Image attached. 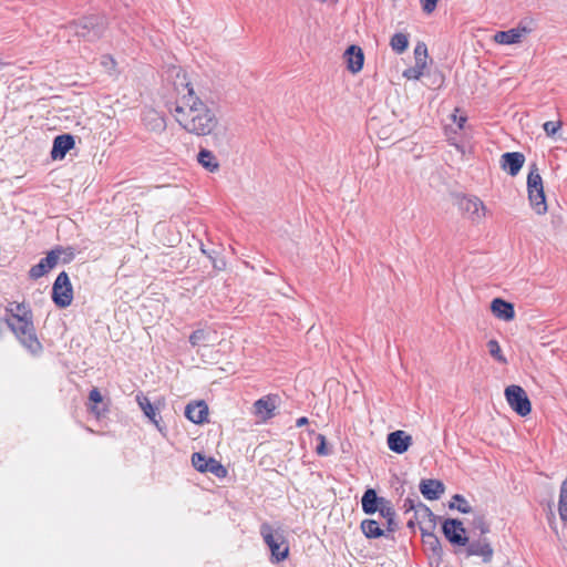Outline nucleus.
<instances>
[{
  "instance_id": "32",
  "label": "nucleus",
  "mask_w": 567,
  "mask_h": 567,
  "mask_svg": "<svg viewBox=\"0 0 567 567\" xmlns=\"http://www.w3.org/2000/svg\"><path fill=\"white\" fill-rule=\"evenodd\" d=\"M487 348H488V352L489 354L495 359L497 360L498 362L501 363H506V359L505 357L502 354V350H501V347H499V343L496 341V340H489L487 342Z\"/></svg>"
},
{
  "instance_id": "4",
  "label": "nucleus",
  "mask_w": 567,
  "mask_h": 567,
  "mask_svg": "<svg viewBox=\"0 0 567 567\" xmlns=\"http://www.w3.org/2000/svg\"><path fill=\"white\" fill-rule=\"evenodd\" d=\"M527 192L530 206L538 215H544L547 212V204L544 193L543 179L539 175L536 163L529 165V173L527 176Z\"/></svg>"
},
{
  "instance_id": "6",
  "label": "nucleus",
  "mask_w": 567,
  "mask_h": 567,
  "mask_svg": "<svg viewBox=\"0 0 567 567\" xmlns=\"http://www.w3.org/2000/svg\"><path fill=\"white\" fill-rule=\"evenodd\" d=\"M52 300L59 308H66L72 303L73 287L65 271L60 272L53 284Z\"/></svg>"
},
{
  "instance_id": "44",
  "label": "nucleus",
  "mask_w": 567,
  "mask_h": 567,
  "mask_svg": "<svg viewBox=\"0 0 567 567\" xmlns=\"http://www.w3.org/2000/svg\"><path fill=\"white\" fill-rule=\"evenodd\" d=\"M403 507H404L406 511H415V509H417V505H415L414 501H413V499H411V498H406V499L404 501Z\"/></svg>"
},
{
  "instance_id": "39",
  "label": "nucleus",
  "mask_w": 567,
  "mask_h": 567,
  "mask_svg": "<svg viewBox=\"0 0 567 567\" xmlns=\"http://www.w3.org/2000/svg\"><path fill=\"white\" fill-rule=\"evenodd\" d=\"M152 130H163L165 127L164 118L161 117L156 112H150Z\"/></svg>"
},
{
  "instance_id": "35",
  "label": "nucleus",
  "mask_w": 567,
  "mask_h": 567,
  "mask_svg": "<svg viewBox=\"0 0 567 567\" xmlns=\"http://www.w3.org/2000/svg\"><path fill=\"white\" fill-rule=\"evenodd\" d=\"M415 514L419 516V517H427L429 518V528L430 529H433L434 528V514L431 512V509L419 502L417 504V509H415Z\"/></svg>"
},
{
  "instance_id": "23",
  "label": "nucleus",
  "mask_w": 567,
  "mask_h": 567,
  "mask_svg": "<svg viewBox=\"0 0 567 567\" xmlns=\"http://www.w3.org/2000/svg\"><path fill=\"white\" fill-rule=\"evenodd\" d=\"M198 163L209 172H216L219 168V163L215 155L206 150L202 148L197 155Z\"/></svg>"
},
{
  "instance_id": "2",
  "label": "nucleus",
  "mask_w": 567,
  "mask_h": 567,
  "mask_svg": "<svg viewBox=\"0 0 567 567\" xmlns=\"http://www.w3.org/2000/svg\"><path fill=\"white\" fill-rule=\"evenodd\" d=\"M4 321L20 343L32 351L35 343V329L32 322L31 309L24 303L11 302L6 309Z\"/></svg>"
},
{
  "instance_id": "47",
  "label": "nucleus",
  "mask_w": 567,
  "mask_h": 567,
  "mask_svg": "<svg viewBox=\"0 0 567 567\" xmlns=\"http://www.w3.org/2000/svg\"><path fill=\"white\" fill-rule=\"evenodd\" d=\"M35 274H37L35 266H32L29 270V275L31 278H35Z\"/></svg>"
},
{
  "instance_id": "9",
  "label": "nucleus",
  "mask_w": 567,
  "mask_h": 567,
  "mask_svg": "<svg viewBox=\"0 0 567 567\" xmlns=\"http://www.w3.org/2000/svg\"><path fill=\"white\" fill-rule=\"evenodd\" d=\"M442 532L446 539L453 545L465 546L468 543V538L465 536V528L458 519H445L442 525Z\"/></svg>"
},
{
  "instance_id": "25",
  "label": "nucleus",
  "mask_w": 567,
  "mask_h": 567,
  "mask_svg": "<svg viewBox=\"0 0 567 567\" xmlns=\"http://www.w3.org/2000/svg\"><path fill=\"white\" fill-rule=\"evenodd\" d=\"M361 530L368 538H379L384 532L380 524L374 519H364L361 522Z\"/></svg>"
},
{
  "instance_id": "11",
  "label": "nucleus",
  "mask_w": 567,
  "mask_h": 567,
  "mask_svg": "<svg viewBox=\"0 0 567 567\" xmlns=\"http://www.w3.org/2000/svg\"><path fill=\"white\" fill-rule=\"evenodd\" d=\"M525 163V156L519 152L504 153L501 158V167L511 176H516Z\"/></svg>"
},
{
  "instance_id": "19",
  "label": "nucleus",
  "mask_w": 567,
  "mask_h": 567,
  "mask_svg": "<svg viewBox=\"0 0 567 567\" xmlns=\"http://www.w3.org/2000/svg\"><path fill=\"white\" fill-rule=\"evenodd\" d=\"M467 556H482L485 563H489L493 557V548L486 539L467 543Z\"/></svg>"
},
{
  "instance_id": "22",
  "label": "nucleus",
  "mask_w": 567,
  "mask_h": 567,
  "mask_svg": "<svg viewBox=\"0 0 567 567\" xmlns=\"http://www.w3.org/2000/svg\"><path fill=\"white\" fill-rule=\"evenodd\" d=\"M529 30L526 28L511 29L508 31H499L495 34L494 39L501 44H514L520 41L523 33H527Z\"/></svg>"
},
{
  "instance_id": "49",
  "label": "nucleus",
  "mask_w": 567,
  "mask_h": 567,
  "mask_svg": "<svg viewBox=\"0 0 567 567\" xmlns=\"http://www.w3.org/2000/svg\"><path fill=\"white\" fill-rule=\"evenodd\" d=\"M2 65V62L0 61V66Z\"/></svg>"
},
{
  "instance_id": "12",
  "label": "nucleus",
  "mask_w": 567,
  "mask_h": 567,
  "mask_svg": "<svg viewBox=\"0 0 567 567\" xmlns=\"http://www.w3.org/2000/svg\"><path fill=\"white\" fill-rule=\"evenodd\" d=\"M412 444V436L402 430L391 432L388 435L389 449L398 454H403Z\"/></svg>"
},
{
  "instance_id": "7",
  "label": "nucleus",
  "mask_w": 567,
  "mask_h": 567,
  "mask_svg": "<svg viewBox=\"0 0 567 567\" xmlns=\"http://www.w3.org/2000/svg\"><path fill=\"white\" fill-rule=\"evenodd\" d=\"M456 205L460 212L473 223H481L485 217L486 207L484 203L476 196H457Z\"/></svg>"
},
{
  "instance_id": "40",
  "label": "nucleus",
  "mask_w": 567,
  "mask_h": 567,
  "mask_svg": "<svg viewBox=\"0 0 567 567\" xmlns=\"http://www.w3.org/2000/svg\"><path fill=\"white\" fill-rule=\"evenodd\" d=\"M558 512L560 519L567 522V496L559 495Z\"/></svg>"
},
{
  "instance_id": "16",
  "label": "nucleus",
  "mask_w": 567,
  "mask_h": 567,
  "mask_svg": "<svg viewBox=\"0 0 567 567\" xmlns=\"http://www.w3.org/2000/svg\"><path fill=\"white\" fill-rule=\"evenodd\" d=\"M185 416L196 424H202L207 421L208 406L204 401L189 403L185 408Z\"/></svg>"
},
{
  "instance_id": "18",
  "label": "nucleus",
  "mask_w": 567,
  "mask_h": 567,
  "mask_svg": "<svg viewBox=\"0 0 567 567\" xmlns=\"http://www.w3.org/2000/svg\"><path fill=\"white\" fill-rule=\"evenodd\" d=\"M344 58L348 63V70L352 73H358L362 70L364 62V54L360 47L350 45L346 52Z\"/></svg>"
},
{
  "instance_id": "33",
  "label": "nucleus",
  "mask_w": 567,
  "mask_h": 567,
  "mask_svg": "<svg viewBox=\"0 0 567 567\" xmlns=\"http://www.w3.org/2000/svg\"><path fill=\"white\" fill-rule=\"evenodd\" d=\"M426 59H427V48L425 43L419 42L414 48V60L417 64H425L426 65Z\"/></svg>"
},
{
  "instance_id": "37",
  "label": "nucleus",
  "mask_w": 567,
  "mask_h": 567,
  "mask_svg": "<svg viewBox=\"0 0 567 567\" xmlns=\"http://www.w3.org/2000/svg\"><path fill=\"white\" fill-rule=\"evenodd\" d=\"M473 526L478 529L482 535L489 533V525L486 523L484 515H476L473 519Z\"/></svg>"
},
{
  "instance_id": "34",
  "label": "nucleus",
  "mask_w": 567,
  "mask_h": 567,
  "mask_svg": "<svg viewBox=\"0 0 567 567\" xmlns=\"http://www.w3.org/2000/svg\"><path fill=\"white\" fill-rule=\"evenodd\" d=\"M425 66H426L425 64L420 65V64L415 63L413 66L406 69L403 72V76L409 80H419L423 75Z\"/></svg>"
},
{
  "instance_id": "13",
  "label": "nucleus",
  "mask_w": 567,
  "mask_h": 567,
  "mask_svg": "<svg viewBox=\"0 0 567 567\" xmlns=\"http://www.w3.org/2000/svg\"><path fill=\"white\" fill-rule=\"evenodd\" d=\"M74 137L70 134L58 135L53 141L51 150V157L56 159H63L65 154L74 147Z\"/></svg>"
},
{
  "instance_id": "3",
  "label": "nucleus",
  "mask_w": 567,
  "mask_h": 567,
  "mask_svg": "<svg viewBox=\"0 0 567 567\" xmlns=\"http://www.w3.org/2000/svg\"><path fill=\"white\" fill-rule=\"evenodd\" d=\"M105 27L106 20L104 17L90 16L71 22L68 25V30L76 37L83 38L87 41H94L103 34Z\"/></svg>"
},
{
  "instance_id": "26",
  "label": "nucleus",
  "mask_w": 567,
  "mask_h": 567,
  "mask_svg": "<svg viewBox=\"0 0 567 567\" xmlns=\"http://www.w3.org/2000/svg\"><path fill=\"white\" fill-rule=\"evenodd\" d=\"M390 47L395 53L402 54L409 47V34L403 32L394 33L390 40Z\"/></svg>"
},
{
  "instance_id": "42",
  "label": "nucleus",
  "mask_w": 567,
  "mask_h": 567,
  "mask_svg": "<svg viewBox=\"0 0 567 567\" xmlns=\"http://www.w3.org/2000/svg\"><path fill=\"white\" fill-rule=\"evenodd\" d=\"M89 399L93 403H100L102 402V394L96 388H94L90 391Z\"/></svg>"
},
{
  "instance_id": "14",
  "label": "nucleus",
  "mask_w": 567,
  "mask_h": 567,
  "mask_svg": "<svg viewBox=\"0 0 567 567\" xmlns=\"http://www.w3.org/2000/svg\"><path fill=\"white\" fill-rule=\"evenodd\" d=\"M276 408L277 396L267 395L257 400L254 403V413L261 420L266 421L275 415L274 411L276 410Z\"/></svg>"
},
{
  "instance_id": "43",
  "label": "nucleus",
  "mask_w": 567,
  "mask_h": 567,
  "mask_svg": "<svg viewBox=\"0 0 567 567\" xmlns=\"http://www.w3.org/2000/svg\"><path fill=\"white\" fill-rule=\"evenodd\" d=\"M102 64H103L106 69L111 70V69H113V68L115 66V61H114L111 56H109V55H104V56L102 58Z\"/></svg>"
},
{
  "instance_id": "5",
  "label": "nucleus",
  "mask_w": 567,
  "mask_h": 567,
  "mask_svg": "<svg viewBox=\"0 0 567 567\" xmlns=\"http://www.w3.org/2000/svg\"><path fill=\"white\" fill-rule=\"evenodd\" d=\"M260 534L271 553V561L279 563L288 557L289 546L282 533L275 532L268 523L260 526Z\"/></svg>"
},
{
  "instance_id": "27",
  "label": "nucleus",
  "mask_w": 567,
  "mask_h": 567,
  "mask_svg": "<svg viewBox=\"0 0 567 567\" xmlns=\"http://www.w3.org/2000/svg\"><path fill=\"white\" fill-rule=\"evenodd\" d=\"M451 509H457L458 512L463 514H468L472 512V507L470 503L465 499L464 496L460 494H455L452 498V502L450 503Z\"/></svg>"
},
{
  "instance_id": "38",
  "label": "nucleus",
  "mask_w": 567,
  "mask_h": 567,
  "mask_svg": "<svg viewBox=\"0 0 567 567\" xmlns=\"http://www.w3.org/2000/svg\"><path fill=\"white\" fill-rule=\"evenodd\" d=\"M561 125L560 121H548L544 123L543 128L548 136H553L560 130Z\"/></svg>"
},
{
  "instance_id": "36",
  "label": "nucleus",
  "mask_w": 567,
  "mask_h": 567,
  "mask_svg": "<svg viewBox=\"0 0 567 567\" xmlns=\"http://www.w3.org/2000/svg\"><path fill=\"white\" fill-rule=\"evenodd\" d=\"M318 445L316 447V452L318 455L327 456L331 454V450L327 446L326 436L323 434L317 435Z\"/></svg>"
},
{
  "instance_id": "29",
  "label": "nucleus",
  "mask_w": 567,
  "mask_h": 567,
  "mask_svg": "<svg viewBox=\"0 0 567 567\" xmlns=\"http://www.w3.org/2000/svg\"><path fill=\"white\" fill-rule=\"evenodd\" d=\"M209 333L208 331L204 330V329H198V330H195L190 336H189V343L193 346V347H197V346H206L208 340H209Z\"/></svg>"
},
{
  "instance_id": "30",
  "label": "nucleus",
  "mask_w": 567,
  "mask_h": 567,
  "mask_svg": "<svg viewBox=\"0 0 567 567\" xmlns=\"http://www.w3.org/2000/svg\"><path fill=\"white\" fill-rule=\"evenodd\" d=\"M207 472L214 474L218 478H224L227 475L226 467L213 457H208Z\"/></svg>"
},
{
  "instance_id": "24",
  "label": "nucleus",
  "mask_w": 567,
  "mask_h": 567,
  "mask_svg": "<svg viewBox=\"0 0 567 567\" xmlns=\"http://www.w3.org/2000/svg\"><path fill=\"white\" fill-rule=\"evenodd\" d=\"M136 401L145 416H147L159 429L156 408H154L148 398L143 394H137Z\"/></svg>"
},
{
  "instance_id": "15",
  "label": "nucleus",
  "mask_w": 567,
  "mask_h": 567,
  "mask_svg": "<svg viewBox=\"0 0 567 567\" xmlns=\"http://www.w3.org/2000/svg\"><path fill=\"white\" fill-rule=\"evenodd\" d=\"M491 311L496 318L504 321H512L515 318L514 305L502 298H495L491 302Z\"/></svg>"
},
{
  "instance_id": "46",
  "label": "nucleus",
  "mask_w": 567,
  "mask_h": 567,
  "mask_svg": "<svg viewBox=\"0 0 567 567\" xmlns=\"http://www.w3.org/2000/svg\"><path fill=\"white\" fill-rule=\"evenodd\" d=\"M560 495L567 496V478L561 484Z\"/></svg>"
},
{
  "instance_id": "17",
  "label": "nucleus",
  "mask_w": 567,
  "mask_h": 567,
  "mask_svg": "<svg viewBox=\"0 0 567 567\" xmlns=\"http://www.w3.org/2000/svg\"><path fill=\"white\" fill-rule=\"evenodd\" d=\"M445 486L439 480H422L420 483V492L429 501H435L444 493Z\"/></svg>"
},
{
  "instance_id": "45",
  "label": "nucleus",
  "mask_w": 567,
  "mask_h": 567,
  "mask_svg": "<svg viewBox=\"0 0 567 567\" xmlns=\"http://www.w3.org/2000/svg\"><path fill=\"white\" fill-rule=\"evenodd\" d=\"M306 424H308V419H307L306 416H301V417H299V419L297 420V422H296V425H297L298 427L303 426V425H306Z\"/></svg>"
},
{
  "instance_id": "28",
  "label": "nucleus",
  "mask_w": 567,
  "mask_h": 567,
  "mask_svg": "<svg viewBox=\"0 0 567 567\" xmlns=\"http://www.w3.org/2000/svg\"><path fill=\"white\" fill-rule=\"evenodd\" d=\"M380 516H382L386 520L388 530L393 532L396 527L395 522H394L395 512H394L390 501L385 506H382Z\"/></svg>"
},
{
  "instance_id": "31",
  "label": "nucleus",
  "mask_w": 567,
  "mask_h": 567,
  "mask_svg": "<svg viewBox=\"0 0 567 567\" xmlns=\"http://www.w3.org/2000/svg\"><path fill=\"white\" fill-rule=\"evenodd\" d=\"M192 464L198 472L206 473L208 458L204 454L196 452L192 455Z\"/></svg>"
},
{
  "instance_id": "1",
  "label": "nucleus",
  "mask_w": 567,
  "mask_h": 567,
  "mask_svg": "<svg viewBox=\"0 0 567 567\" xmlns=\"http://www.w3.org/2000/svg\"><path fill=\"white\" fill-rule=\"evenodd\" d=\"M186 93L182 94L174 109L171 110L176 122L189 134L196 136L212 135L213 145L221 151L230 146L231 136L226 126L219 125V120L214 112L187 82Z\"/></svg>"
},
{
  "instance_id": "21",
  "label": "nucleus",
  "mask_w": 567,
  "mask_h": 567,
  "mask_svg": "<svg viewBox=\"0 0 567 567\" xmlns=\"http://www.w3.org/2000/svg\"><path fill=\"white\" fill-rule=\"evenodd\" d=\"M421 530L425 549L440 557L442 547L439 537L429 527H421Z\"/></svg>"
},
{
  "instance_id": "48",
  "label": "nucleus",
  "mask_w": 567,
  "mask_h": 567,
  "mask_svg": "<svg viewBox=\"0 0 567 567\" xmlns=\"http://www.w3.org/2000/svg\"><path fill=\"white\" fill-rule=\"evenodd\" d=\"M466 121L465 117H460V122H458V127L462 128L463 127V124L464 122Z\"/></svg>"
},
{
  "instance_id": "20",
  "label": "nucleus",
  "mask_w": 567,
  "mask_h": 567,
  "mask_svg": "<svg viewBox=\"0 0 567 567\" xmlns=\"http://www.w3.org/2000/svg\"><path fill=\"white\" fill-rule=\"evenodd\" d=\"M63 250L61 248H56L51 250L47 257L42 258L40 262H38V277L45 275L51 269H53L60 260Z\"/></svg>"
},
{
  "instance_id": "41",
  "label": "nucleus",
  "mask_w": 567,
  "mask_h": 567,
  "mask_svg": "<svg viewBox=\"0 0 567 567\" xmlns=\"http://www.w3.org/2000/svg\"><path fill=\"white\" fill-rule=\"evenodd\" d=\"M439 0H421L423 11L426 13H431L436 8Z\"/></svg>"
},
{
  "instance_id": "10",
  "label": "nucleus",
  "mask_w": 567,
  "mask_h": 567,
  "mask_svg": "<svg viewBox=\"0 0 567 567\" xmlns=\"http://www.w3.org/2000/svg\"><path fill=\"white\" fill-rule=\"evenodd\" d=\"M388 503L389 501L378 496L373 488H368L361 498L362 511L368 515L374 514L375 512L380 513L382 506H385Z\"/></svg>"
},
{
  "instance_id": "8",
  "label": "nucleus",
  "mask_w": 567,
  "mask_h": 567,
  "mask_svg": "<svg viewBox=\"0 0 567 567\" xmlns=\"http://www.w3.org/2000/svg\"><path fill=\"white\" fill-rule=\"evenodd\" d=\"M505 398L509 406L520 416H526L532 411L530 401L525 390L519 385H508L505 389Z\"/></svg>"
}]
</instances>
